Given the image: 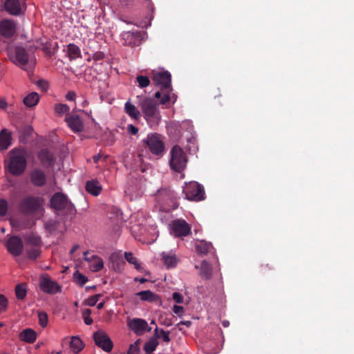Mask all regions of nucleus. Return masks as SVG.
Instances as JSON below:
<instances>
[{"instance_id": "nucleus-14", "label": "nucleus", "mask_w": 354, "mask_h": 354, "mask_svg": "<svg viewBox=\"0 0 354 354\" xmlns=\"http://www.w3.org/2000/svg\"><path fill=\"white\" fill-rule=\"evenodd\" d=\"M17 24L13 20L3 19L0 22V34L6 38L12 37L16 32Z\"/></svg>"}, {"instance_id": "nucleus-35", "label": "nucleus", "mask_w": 354, "mask_h": 354, "mask_svg": "<svg viewBox=\"0 0 354 354\" xmlns=\"http://www.w3.org/2000/svg\"><path fill=\"white\" fill-rule=\"evenodd\" d=\"M27 289L25 283H20L15 287V294L18 299H24L26 296Z\"/></svg>"}, {"instance_id": "nucleus-43", "label": "nucleus", "mask_w": 354, "mask_h": 354, "mask_svg": "<svg viewBox=\"0 0 354 354\" xmlns=\"http://www.w3.org/2000/svg\"><path fill=\"white\" fill-rule=\"evenodd\" d=\"M137 82L140 88H145L149 86L150 81L148 77L143 75H138L136 77Z\"/></svg>"}, {"instance_id": "nucleus-2", "label": "nucleus", "mask_w": 354, "mask_h": 354, "mask_svg": "<svg viewBox=\"0 0 354 354\" xmlns=\"http://www.w3.org/2000/svg\"><path fill=\"white\" fill-rule=\"evenodd\" d=\"M183 194L189 201L198 202L205 199L203 186L196 181L185 183V185L183 188Z\"/></svg>"}, {"instance_id": "nucleus-62", "label": "nucleus", "mask_w": 354, "mask_h": 354, "mask_svg": "<svg viewBox=\"0 0 354 354\" xmlns=\"http://www.w3.org/2000/svg\"><path fill=\"white\" fill-rule=\"evenodd\" d=\"M104 306V302L102 301V302L99 303L97 305V309L100 310V309L103 308Z\"/></svg>"}, {"instance_id": "nucleus-1", "label": "nucleus", "mask_w": 354, "mask_h": 354, "mask_svg": "<svg viewBox=\"0 0 354 354\" xmlns=\"http://www.w3.org/2000/svg\"><path fill=\"white\" fill-rule=\"evenodd\" d=\"M9 161L7 167L9 171L15 175L19 176L26 167V152L23 149H13L9 152Z\"/></svg>"}, {"instance_id": "nucleus-61", "label": "nucleus", "mask_w": 354, "mask_h": 354, "mask_svg": "<svg viewBox=\"0 0 354 354\" xmlns=\"http://www.w3.org/2000/svg\"><path fill=\"white\" fill-rule=\"evenodd\" d=\"M183 303H184L183 296L178 293V304H183Z\"/></svg>"}, {"instance_id": "nucleus-28", "label": "nucleus", "mask_w": 354, "mask_h": 354, "mask_svg": "<svg viewBox=\"0 0 354 354\" xmlns=\"http://www.w3.org/2000/svg\"><path fill=\"white\" fill-rule=\"evenodd\" d=\"M191 225L184 219L178 218V237L187 236L191 233Z\"/></svg>"}, {"instance_id": "nucleus-8", "label": "nucleus", "mask_w": 354, "mask_h": 354, "mask_svg": "<svg viewBox=\"0 0 354 354\" xmlns=\"http://www.w3.org/2000/svg\"><path fill=\"white\" fill-rule=\"evenodd\" d=\"M52 207L57 210L68 209L73 207L72 203L68 200L66 195L56 193L50 201Z\"/></svg>"}, {"instance_id": "nucleus-33", "label": "nucleus", "mask_w": 354, "mask_h": 354, "mask_svg": "<svg viewBox=\"0 0 354 354\" xmlns=\"http://www.w3.org/2000/svg\"><path fill=\"white\" fill-rule=\"evenodd\" d=\"M68 54L71 59H73L81 56L80 48L74 44L68 45Z\"/></svg>"}, {"instance_id": "nucleus-50", "label": "nucleus", "mask_w": 354, "mask_h": 354, "mask_svg": "<svg viewBox=\"0 0 354 354\" xmlns=\"http://www.w3.org/2000/svg\"><path fill=\"white\" fill-rule=\"evenodd\" d=\"M8 210V204L7 202L1 199L0 200V216H3L6 214Z\"/></svg>"}, {"instance_id": "nucleus-34", "label": "nucleus", "mask_w": 354, "mask_h": 354, "mask_svg": "<svg viewBox=\"0 0 354 354\" xmlns=\"http://www.w3.org/2000/svg\"><path fill=\"white\" fill-rule=\"evenodd\" d=\"M158 344V340L155 337H153L150 339L148 342H147L144 346V349L146 352V354H150L151 352L155 351Z\"/></svg>"}, {"instance_id": "nucleus-29", "label": "nucleus", "mask_w": 354, "mask_h": 354, "mask_svg": "<svg viewBox=\"0 0 354 354\" xmlns=\"http://www.w3.org/2000/svg\"><path fill=\"white\" fill-rule=\"evenodd\" d=\"M39 100V95L35 92H32L24 97V103L28 107H33L38 104Z\"/></svg>"}, {"instance_id": "nucleus-57", "label": "nucleus", "mask_w": 354, "mask_h": 354, "mask_svg": "<svg viewBox=\"0 0 354 354\" xmlns=\"http://www.w3.org/2000/svg\"><path fill=\"white\" fill-rule=\"evenodd\" d=\"M172 297H173V299L177 301V297H178L177 292H174L173 293ZM173 312H174V313L177 314V303H176V304H175L174 305V306H173Z\"/></svg>"}, {"instance_id": "nucleus-53", "label": "nucleus", "mask_w": 354, "mask_h": 354, "mask_svg": "<svg viewBox=\"0 0 354 354\" xmlns=\"http://www.w3.org/2000/svg\"><path fill=\"white\" fill-rule=\"evenodd\" d=\"M172 226L170 227V233L174 236L177 237V221H172Z\"/></svg>"}, {"instance_id": "nucleus-3", "label": "nucleus", "mask_w": 354, "mask_h": 354, "mask_svg": "<svg viewBox=\"0 0 354 354\" xmlns=\"http://www.w3.org/2000/svg\"><path fill=\"white\" fill-rule=\"evenodd\" d=\"M143 142L149 149L150 151L157 156H161L165 149L164 143L159 134L153 133L147 136Z\"/></svg>"}, {"instance_id": "nucleus-52", "label": "nucleus", "mask_w": 354, "mask_h": 354, "mask_svg": "<svg viewBox=\"0 0 354 354\" xmlns=\"http://www.w3.org/2000/svg\"><path fill=\"white\" fill-rule=\"evenodd\" d=\"M45 227L49 232H52L56 228L55 223L52 221H49L45 223Z\"/></svg>"}, {"instance_id": "nucleus-31", "label": "nucleus", "mask_w": 354, "mask_h": 354, "mask_svg": "<svg viewBox=\"0 0 354 354\" xmlns=\"http://www.w3.org/2000/svg\"><path fill=\"white\" fill-rule=\"evenodd\" d=\"M162 259L164 264L168 269L175 268L176 264V258L175 254H170L169 253L162 252Z\"/></svg>"}, {"instance_id": "nucleus-15", "label": "nucleus", "mask_w": 354, "mask_h": 354, "mask_svg": "<svg viewBox=\"0 0 354 354\" xmlns=\"http://www.w3.org/2000/svg\"><path fill=\"white\" fill-rule=\"evenodd\" d=\"M69 128L75 133L83 131L84 124L82 119L76 114H68L65 118Z\"/></svg>"}, {"instance_id": "nucleus-22", "label": "nucleus", "mask_w": 354, "mask_h": 354, "mask_svg": "<svg viewBox=\"0 0 354 354\" xmlns=\"http://www.w3.org/2000/svg\"><path fill=\"white\" fill-rule=\"evenodd\" d=\"M11 133L7 129H3L0 133V150H6L11 145Z\"/></svg>"}, {"instance_id": "nucleus-6", "label": "nucleus", "mask_w": 354, "mask_h": 354, "mask_svg": "<svg viewBox=\"0 0 354 354\" xmlns=\"http://www.w3.org/2000/svg\"><path fill=\"white\" fill-rule=\"evenodd\" d=\"M39 287L41 290L50 295L61 292V286L48 276H41L39 279Z\"/></svg>"}, {"instance_id": "nucleus-41", "label": "nucleus", "mask_w": 354, "mask_h": 354, "mask_svg": "<svg viewBox=\"0 0 354 354\" xmlns=\"http://www.w3.org/2000/svg\"><path fill=\"white\" fill-rule=\"evenodd\" d=\"M38 318L40 326L43 328L46 327L48 324V315L46 314V313L43 311H39Z\"/></svg>"}, {"instance_id": "nucleus-42", "label": "nucleus", "mask_w": 354, "mask_h": 354, "mask_svg": "<svg viewBox=\"0 0 354 354\" xmlns=\"http://www.w3.org/2000/svg\"><path fill=\"white\" fill-rule=\"evenodd\" d=\"M41 251L38 248H34L27 250L28 258L31 260H35L39 255Z\"/></svg>"}, {"instance_id": "nucleus-64", "label": "nucleus", "mask_w": 354, "mask_h": 354, "mask_svg": "<svg viewBox=\"0 0 354 354\" xmlns=\"http://www.w3.org/2000/svg\"><path fill=\"white\" fill-rule=\"evenodd\" d=\"M135 280H136V281H140V283H144V282H145V281H147V280H146L145 279H144V278L139 279H137V278H136V279H135Z\"/></svg>"}, {"instance_id": "nucleus-21", "label": "nucleus", "mask_w": 354, "mask_h": 354, "mask_svg": "<svg viewBox=\"0 0 354 354\" xmlns=\"http://www.w3.org/2000/svg\"><path fill=\"white\" fill-rule=\"evenodd\" d=\"M41 165L44 167H49L53 165L55 157L47 149H42L38 154Z\"/></svg>"}, {"instance_id": "nucleus-12", "label": "nucleus", "mask_w": 354, "mask_h": 354, "mask_svg": "<svg viewBox=\"0 0 354 354\" xmlns=\"http://www.w3.org/2000/svg\"><path fill=\"white\" fill-rule=\"evenodd\" d=\"M6 248L11 254L17 257L22 253L24 245L20 238L14 236L8 240Z\"/></svg>"}, {"instance_id": "nucleus-45", "label": "nucleus", "mask_w": 354, "mask_h": 354, "mask_svg": "<svg viewBox=\"0 0 354 354\" xmlns=\"http://www.w3.org/2000/svg\"><path fill=\"white\" fill-rule=\"evenodd\" d=\"M140 344V340L138 339L133 344H131L128 350V354H138L139 353V346Z\"/></svg>"}, {"instance_id": "nucleus-51", "label": "nucleus", "mask_w": 354, "mask_h": 354, "mask_svg": "<svg viewBox=\"0 0 354 354\" xmlns=\"http://www.w3.org/2000/svg\"><path fill=\"white\" fill-rule=\"evenodd\" d=\"M127 131L129 134L136 135L138 132V129L133 124H129L127 126Z\"/></svg>"}, {"instance_id": "nucleus-10", "label": "nucleus", "mask_w": 354, "mask_h": 354, "mask_svg": "<svg viewBox=\"0 0 354 354\" xmlns=\"http://www.w3.org/2000/svg\"><path fill=\"white\" fill-rule=\"evenodd\" d=\"M140 106L147 120L156 118V104L152 99L146 98L143 100L140 104Z\"/></svg>"}, {"instance_id": "nucleus-13", "label": "nucleus", "mask_w": 354, "mask_h": 354, "mask_svg": "<svg viewBox=\"0 0 354 354\" xmlns=\"http://www.w3.org/2000/svg\"><path fill=\"white\" fill-rule=\"evenodd\" d=\"M128 326L137 335H142L146 331H150L151 329L149 327L145 320L138 318L129 320L128 322Z\"/></svg>"}, {"instance_id": "nucleus-44", "label": "nucleus", "mask_w": 354, "mask_h": 354, "mask_svg": "<svg viewBox=\"0 0 354 354\" xmlns=\"http://www.w3.org/2000/svg\"><path fill=\"white\" fill-rule=\"evenodd\" d=\"M55 111L57 114L62 115L64 113L68 112L69 107L65 104H57L55 106Z\"/></svg>"}, {"instance_id": "nucleus-58", "label": "nucleus", "mask_w": 354, "mask_h": 354, "mask_svg": "<svg viewBox=\"0 0 354 354\" xmlns=\"http://www.w3.org/2000/svg\"><path fill=\"white\" fill-rule=\"evenodd\" d=\"M7 107V102L4 99H0V108L6 109Z\"/></svg>"}, {"instance_id": "nucleus-36", "label": "nucleus", "mask_w": 354, "mask_h": 354, "mask_svg": "<svg viewBox=\"0 0 354 354\" xmlns=\"http://www.w3.org/2000/svg\"><path fill=\"white\" fill-rule=\"evenodd\" d=\"M170 167L174 171H177V145H174L171 151Z\"/></svg>"}, {"instance_id": "nucleus-56", "label": "nucleus", "mask_w": 354, "mask_h": 354, "mask_svg": "<svg viewBox=\"0 0 354 354\" xmlns=\"http://www.w3.org/2000/svg\"><path fill=\"white\" fill-rule=\"evenodd\" d=\"M75 93L73 92V91H70L68 92L66 95V98L68 100H71V101H73L75 100Z\"/></svg>"}, {"instance_id": "nucleus-9", "label": "nucleus", "mask_w": 354, "mask_h": 354, "mask_svg": "<svg viewBox=\"0 0 354 354\" xmlns=\"http://www.w3.org/2000/svg\"><path fill=\"white\" fill-rule=\"evenodd\" d=\"M186 129V135L184 136L181 132H179L181 135H178V142H180L182 145L183 144V140H185L188 145H192L194 146L195 145V138L192 134L193 131V126L189 121H183L180 124V131H183V129ZM191 146H189V149H191Z\"/></svg>"}, {"instance_id": "nucleus-25", "label": "nucleus", "mask_w": 354, "mask_h": 354, "mask_svg": "<svg viewBox=\"0 0 354 354\" xmlns=\"http://www.w3.org/2000/svg\"><path fill=\"white\" fill-rule=\"evenodd\" d=\"M36 337L35 331L31 328H26L19 334L20 339L27 343H33L36 340Z\"/></svg>"}, {"instance_id": "nucleus-32", "label": "nucleus", "mask_w": 354, "mask_h": 354, "mask_svg": "<svg viewBox=\"0 0 354 354\" xmlns=\"http://www.w3.org/2000/svg\"><path fill=\"white\" fill-rule=\"evenodd\" d=\"M137 295L140 297L142 301H155L158 299L157 295L154 294L150 290L141 291L137 293Z\"/></svg>"}, {"instance_id": "nucleus-48", "label": "nucleus", "mask_w": 354, "mask_h": 354, "mask_svg": "<svg viewBox=\"0 0 354 354\" xmlns=\"http://www.w3.org/2000/svg\"><path fill=\"white\" fill-rule=\"evenodd\" d=\"M100 297H101V295H100V294L90 297L86 301V305H88L89 306H94L96 304V303L98 301L99 298Z\"/></svg>"}, {"instance_id": "nucleus-63", "label": "nucleus", "mask_w": 354, "mask_h": 354, "mask_svg": "<svg viewBox=\"0 0 354 354\" xmlns=\"http://www.w3.org/2000/svg\"><path fill=\"white\" fill-rule=\"evenodd\" d=\"M222 324L224 327H227L230 325V322L228 321H223Z\"/></svg>"}, {"instance_id": "nucleus-16", "label": "nucleus", "mask_w": 354, "mask_h": 354, "mask_svg": "<svg viewBox=\"0 0 354 354\" xmlns=\"http://www.w3.org/2000/svg\"><path fill=\"white\" fill-rule=\"evenodd\" d=\"M12 62L20 66L27 64L29 59V55L26 49L21 46H17L15 48V55L12 57Z\"/></svg>"}, {"instance_id": "nucleus-20", "label": "nucleus", "mask_w": 354, "mask_h": 354, "mask_svg": "<svg viewBox=\"0 0 354 354\" xmlns=\"http://www.w3.org/2000/svg\"><path fill=\"white\" fill-rule=\"evenodd\" d=\"M195 268L196 269H200L199 274L202 278L206 280H208L211 278L212 275V268L207 261L203 260L201 262L200 267L196 266Z\"/></svg>"}, {"instance_id": "nucleus-7", "label": "nucleus", "mask_w": 354, "mask_h": 354, "mask_svg": "<svg viewBox=\"0 0 354 354\" xmlns=\"http://www.w3.org/2000/svg\"><path fill=\"white\" fill-rule=\"evenodd\" d=\"M152 80L163 90H170L171 75L167 71H153Z\"/></svg>"}, {"instance_id": "nucleus-54", "label": "nucleus", "mask_w": 354, "mask_h": 354, "mask_svg": "<svg viewBox=\"0 0 354 354\" xmlns=\"http://www.w3.org/2000/svg\"><path fill=\"white\" fill-rule=\"evenodd\" d=\"M37 85L42 90V91H46L48 87V83L44 81V80H39L37 82Z\"/></svg>"}, {"instance_id": "nucleus-17", "label": "nucleus", "mask_w": 354, "mask_h": 354, "mask_svg": "<svg viewBox=\"0 0 354 354\" xmlns=\"http://www.w3.org/2000/svg\"><path fill=\"white\" fill-rule=\"evenodd\" d=\"M88 252L84 253V259L89 262V268L92 272H98L104 267L103 260L95 255H92L91 257H88Z\"/></svg>"}, {"instance_id": "nucleus-46", "label": "nucleus", "mask_w": 354, "mask_h": 354, "mask_svg": "<svg viewBox=\"0 0 354 354\" xmlns=\"http://www.w3.org/2000/svg\"><path fill=\"white\" fill-rule=\"evenodd\" d=\"M8 307V299L3 295L0 294V314L5 312Z\"/></svg>"}, {"instance_id": "nucleus-60", "label": "nucleus", "mask_w": 354, "mask_h": 354, "mask_svg": "<svg viewBox=\"0 0 354 354\" xmlns=\"http://www.w3.org/2000/svg\"><path fill=\"white\" fill-rule=\"evenodd\" d=\"M178 317H180L181 315L183 314L184 311V308L183 306H178Z\"/></svg>"}, {"instance_id": "nucleus-19", "label": "nucleus", "mask_w": 354, "mask_h": 354, "mask_svg": "<svg viewBox=\"0 0 354 354\" xmlns=\"http://www.w3.org/2000/svg\"><path fill=\"white\" fill-rule=\"evenodd\" d=\"M31 182L38 187L43 186L46 183V175L41 169H34L30 174Z\"/></svg>"}, {"instance_id": "nucleus-37", "label": "nucleus", "mask_w": 354, "mask_h": 354, "mask_svg": "<svg viewBox=\"0 0 354 354\" xmlns=\"http://www.w3.org/2000/svg\"><path fill=\"white\" fill-rule=\"evenodd\" d=\"M26 240L28 242V243L34 245V246H38L41 243V238L34 234H30L26 235Z\"/></svg>"}, {"instance_id": "nucleus-18", "label": "nucleus", "mask_w": 354, "mask_h": 354, "mask_svg": "<svg viewBox=\"0 0 354 354\" xmlns=\"http://www.w3.org/2000/svg\"><path fill=\"white\" fill-rule=\"evenodd\" d=\"M196 251L198 254L206 255L207 254H214L215 250L210 242L205 240L198 241L195 245Z\"/></svg>"}, {"instance_id": "nucleus-59", "label": "nucleus", "mask_w": 354, "mask_h": 354, "mask_svg": "<svg viewBox=\"0 0 354 354\" xmlns=\"http://www.w3.org/2000/svg\"><path fill=\"white\" fill-rule=\"evenodd\" d=\"M102 158V156L100 154H97V155H95L93 158V161L97 163L99 160Z\"/></svg>"}, {"instance_id": "nucleus-24", "label": "nucleus", "mask_w": 354, "mask_h": 354, "mask_svg": "<svg viewBox=\"0 0 354 354\" xmlns=\"http://www.w3.org/2000/svg\"><path fill=\"white\" fill-rule=\"evenodd\" d=\"M86 190L93 196H98L102 191V187L97 180H91L87 181Z\"/></svg>"}, {"instance_id": "nucleus-39", "label": "nucleus", "mask_w": 354, "mask_h": 354, "mask_svg": "<svg viewBox=\"0 0 354 354\" xmlns=\"http://www.w3.org/2000/svg\"><path fill=\"white\" fill-rule=\"evenodd\" d=\"M124 257L126 260L129 263L135 266V268L137 270H140L141 266L140 264L138 263V261L136 257H135L132 253L131 252H125L124 253Z\"/></svg>"}, {"instance_id": "nucleus-26", "label": "nucleus", "mask_w": 354, "mask_h": 354, "mask_svg": "<svg viewBox=\"0 0 354 354\" xmlns=\"http://www.w3.org/2000/svg\"><path fill=\"white\" fill-rule=\"evenodd\" d=\"M122 39L124 44L129 46L134 45L137 42L138 38V32L127 31L122 34Z\"/></svg>"}, {"instance_id": "nucleus-4", "label": "nucleus", "mask_w": 354, "mask_h": 354, "mask_svg": "<svg viewBox=\"0 0 354 354\" xmlns=\"http://www.w3.org/2000/svg\"><path fill=\"white\" fill-rule=\"evenodd\" d=\"M93 339L95 344L106 352H110L113 346V342L109 335L102 330L93 333Z\"/></svg>"}, {"instance_id": "nucleus-11", "label": "nucleus", "mask_w": 354, "mask_h": 354, "mask_svg": "<svg viewBox=\"0 0 354 354\" xmlns=\"http://www.w3.org/2000/svg\"><path fill=\"white\" fill-rule=\"evenodd\" d=\"M5 10L12 15H19L26 8L25 0H6Z\"/></svg>"}, {"instance_id": "nucleus-55", "label": "nucleus", "mask_w": 354, "mask_h": 354, "mask_svg": "<svg viewBox=\"0 0 354 354\" xmlns=\"http://www.w3.org/2000/svg\"><path fill=\"white\" fill-rule=\"evenodd\" d=\"M192 324L190 321H180L178 322V330H182V328L180 327V325H185L187 327H189Z\"/></svg>"}, {"instance_id": "nucleus-38", "label": "nucleus", "mask_w": 354, "mask_h": 354, "mask_svg": "<svg viewBox=\"0 0 354 354\" xmlns=\"http://www.w3.org/2000/svg\"><path fill=\"white\" fill-rule=\"evenodd\" d=\"M165 93L163 92L162 93L160 91H157L155 93V97L157 99L160 100V102L162 104H166L169 101V91L170 90H165Z\"/></svg>"}, {"instance_id": "nucleus-30", "label": "nucleus", "mask_w": 354, "mask_h": 354, "mask_svg": "<svg viewBox=\"0 0 354 354\" xmlns=\"http://www.w3.org/2000/svg\"><path fill=\"white\" fill-rule=\"evenodd\" d=\"M124 111L131 118L133 119H138L141 114L137 108L129 102H126L124 105Z\"/></svg>"}, {"instance_id": "nucleus-47", "label": "nucleus", "mask_w": 354, "mask_h": 354, "mask_svg": "<svg viewBox=\"0 0 354 354\" xmlns=\"http://www.w3.org/2000/svg\"><path fill=\"white\" fill-rule=\"evenodd\" d=\"M91 313V310L90 309H86L83 311V317L84 323L86 325H90L93 323V319L90 317V315Z\"/></svg>"}, {"instance_id": "nucleus-40", "label": "nucleus", "mask_w": 354, "mask_h": 354, "mask_svg": "<svg viewBox=\"0 0 354 354\" xmlns=\"http://www.w3.org/2000/svg\"><path fill=\"white\" fill-rule=\"evenodd\" d=\"M73 278L75 282L81 286H84L88 280L84 275H83L78 271H76L73 274Z\"/></svg>"}, {"instance_id": "nucleus-23", "label": "nucleus", "mask_w": 354, "mask_h": 354, "mask_svg": "<svg viewBox=\"0 0 354 354\" xmlns=\"http://www.w3.org/2000/svg\"><path fill=\"white\" fill-rule=\"evenodd\" d=\"M187 161L188 158L186 153L178 146V174H180V178H185V174H182V171L185 169Z\"/></svg>"}, {"instance_id": "nucleus-5", "label": "nucleus", "mask_w": 354, "mask_h": 354, "mask_svg": "<svg viewBox=\"0 0 354 354\" xmlns=\"http://www.w3.org/2000/svg\"><path fill=\"white\" fill-rule=\"evenodd\" d=\"M41 203L39 198L28 197L24 198L20 205V209L24 214H33L41 209Z\"/></svg>"}, {"instance_id": "nucleus-27", "label": "nucleus", "mask_w": 354, "mask_h": 354, "mask_svg": "<svg viewBox=\"0 0 354 354\" xmlns=\"http://www.w3.org/2000/svg\"><path fill=\"white\" fill-rule=\"evenodd\" d=\"M84 347L82 341L77 336H73L70 342V348L74 354L78 353Z\"/></svg>"}, {"instance_id": "nucleus-49", "label": "nucleus", "mask_w": 354, "mask_h": 354, "mask_svg": "<svg viewBox=\"0 0 354 354\" xmlns=\"http://www.w3.org/2000/svg\"><path fill=\"white\" fill-rule=\"evenodd\" d=\"M155 332H156V335L158 337L162 338L165 342L169 341V334L167 333H166L165 331H164L162 330L159 331L158 328H156L155 330Z\"/></svg>"}]
</instances>
